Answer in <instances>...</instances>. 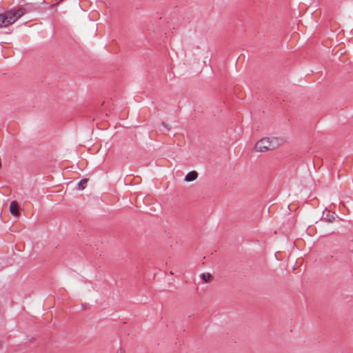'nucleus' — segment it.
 I'll return each instance as SVG.
<instances>
[{
    "mask_svg": "<svg viewBox=\"0 0 353 353\" xmlns=\"http://www.w3.org/2000/svg\"><path fill=\"white\" fill-rule=\"evenodd\" d=\"M162 125H163L164 128H165L167 130H170V128L168 126V125L164 123V122H162Z\"/></svg>",
    "mask_w": 353,
    "mask_h": 353,
    "instance_id": "1a4fd4ad",
    "label": "nucleus"
},
{
    "mask_svg": "<svg viewBox=\"0 0 353 353\" xmlns=\"http://www.w3.org/2000/svg\"><path fill=\"white\" fill-rule=\"evenodd\" d=\"M117 353H124V352L122 350H119V351H117Z\"/></svg>",
    "mask_w": 353,
    "mask_h": 353,
    "instance_id": "9d476101",
    "label": "nucleus"
},
{
    "mask_svg": "<svg viewBox=\"0 0 353 353\" xmlns=\"http://www.w3.org/2000/svg\"><path fill=\"white\" fill-rule=\"evenodd\" d=\"M12 14L9 10L6 11L3 13L0 14V28L6 27L8 25L13 23Z\"/></svg>",
    "mask_w": 353,
    "mask_h": 353,
    "instance_id": "f03ea898",
    "label": "nucleus"
},
{
    "mask_svg": "<svg viewBox=\"0 0 353 353\" xmlns=\"http://www.w3.org/2000/svg\"><path fill=\"white\" fill-rule=\"evenodd\" d=\"M281 143V140L277 137H265L260 139L254 146V150L259 152H265L277 148Z\"/></svg>",
    "mask_w": 353,
    "mask_h": 353,
    "instance_id": "f257e3e1",
    "label": "nucleus"
},
{
    "mask_svg": "<svg viewBox=\"0 0 353 353\" xmlns=\"http://www.w3.org/2000/svg\"><path fill=\"white\" fill-rule=\"evenodd\" d=\"M197 172L196 171H191L185 176V181L186 182H191L197 178Z\"/></svg>",
    "mask_w": 353,
    "mask_h": 353,
    "instance_id": "39448f33",
    "label": "nucleus"
},
{
    "mask_svg": "<svg viewBox=\"0 0 353 353\" xmlns=\"http://www.w3.org/2000/svg\"><path fill=\"white\" fill-rule=\"evenodd\" d=\"M200 277L204 282L208 283L211 281L212 276L210 273H202Z\"/></svg>",
    "mask_w": 353,
    "mask_h": 353,
    "instance_id": "423d86ee",
    "label": "nucleus"
},
{
    "mask_svg": "<svg viewBox=\"0 0 353 353\" xmlns=\"http://www.w3.org/2000/svg\"><path fill=\"white\" fill-rule=\"evenodd\" d=\"M9 12L12 14L11 17L12 18L14 23L26 13V10L24 8H19L17 10H10Z\"/></svg>",
    "mask_w": 353,
    "mask_h": 353,
    "instance_id": "7ed1b4c3",
    "label": "nucleus"
},
{
    "mask_svg": "<svg viewBox=\"0 0 353 353\" xmlns=\"http://www.w3.org/2000/svg\"><path fill=\"white\" fill-rule=\"evenodd\" d=\"M87 183H88V179H81L79 183H78V188L79 190H83L86 185H87Z\"/></svg>",
    "mask_w": 353,
    "mask_h": 353,
    "instance_id": "6e6552de",
    "label": "nucleus"
},
{
    "mask_svg": "<svg viewBox=\"0 0 353 353\" xmlns=\"http://www.w3.org/2000/svg\"><path fill=\"white\" fill-rule=\"evenodd\" d=\"M10 213L14 216L19 215V206L17 201H13L10 204Z\"/></svg>",
    "mask_w": 353,
    "mask_h": 353,
    "instance_id": "20e7f679",
    "label": "nucleus"
},
{
    "mask_svg": "<svg viewBox=\"0 0 353 353\" xmlns=\"http://www.w3.org/2000/svg\"><path fill=\"white\" fill-rule=\"evenodd\" d=\"M324 220L326 222L332 223L335 220V215L334 214H327L324 217Z\"/></svg>",
    "mask_w": 353,
    "mask_h": 353,
    "instance_id": "0eeeda50",
    "label": "nucleus"
}]
</instances>
